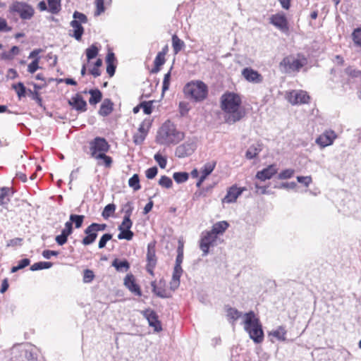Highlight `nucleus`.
Here are the masks:
<instances>
[{"mask_svg": "<svg viewBox=\"0 0 361 361\" xmlns=\"http://www.w3.org/2000/svg\"><path fill=\"white\" fill-rule=\"evenodd\" d=\"M242 99L240 95L232 92H226L221 97V108L225 113L226 122L233 124L240 121L245 116L241 107Z\"/></svg>", "mask_w": 361, "mask_h": 361, "instance_id": "1", "label": "nucleus"}, {"mask_svg": "<svg viewBox=\"0 0 361 361\" xmlns=\"http://www.w3.org/2000/svg\"><path fill=\"white\" fill-rule=\"evenodd\" d=\"M185 137L184 133L176 129L170 121L164 122L157 132L156 142L162 145H176Z\"/></svg>", "mask_w": 361, "mask_h": 361, "instance_id": "2", "label": "nucleus"}, {"mask_svg": "<svg viewBox=\"0 0 361 361\" xmlns=\"http://www.w3.org/2000/svg\"><path fill=\"white\" fill-rule=\"evenodd\" d=\"M244 329L249 334L250 338L255 343H261L264 340V331L259 319L256 317L253 311L244 314Z\"/></svg>", "mask_w": 361, "mask_h": 361, "instance_id": "3", "label": "nucleus"}, {"mask_svg": "<svg viewBox=\"0 0 361 361\" xmlns=\"http://www.w3.org/2000/svg\"><path fill=\"white\" fill-rule=\"evenodd\" d=\"M183 92L188 98L195 102H201L207 97L208 88L202 81H191L184 86Z\"/></svg>", "mask_w": 361, "mask_h": 361, "instance_id": "4", "label": "nucleus"}, {"mask_svg": "<svg viewBox=\"0 0 361 361\" xmlns=\"http://www.w3.org/2000/svg\"><path fill=\"white\" fill-rule=\"evenodd\" d=\"M307 63V59L298 55V58L293 56H288L280 62L279 66L282 71L286 73L298 72L300 69Z\"/></svg>", "mask_w": 361, "mask_h": 361, "instance_id": "5", "label": "nucleus"}, {"mask_svg": "<svg viewBox=\"0 0 361 361\" xmlns=\"http://www.w3.org/2000/svg\"><path fill=\"white\" fill-rule=\"evenodd\" d=\"M8 11L11 13H18L20 18L24 20H30L35 14V10L32 6L18 1H13L11 4Z\"/></svg>", "mask_w": 361, "mask_h": 361, "instance_id": "6", "label": "nucleus"}, {"mask_svg": "<svg viewBox=\"0 0 361 361\" xmlns=\"http://www.w3.org/2000/svg\"><path fill=\"white\" fill-rule=\"evenodd\" d=\"M110 148V145L105 138L96 137L90 142V151L91 157L97 158L99 154L106 153Z\"/></svg>", "mask_w": 361, "mask_h": 361, "instance_id": "7", "label": "nucleus"}, {"mask_svg": "<svg viewBox=\"0 0 361 361\" xmlns=\"http://www.w3.org/2000/svg\"><path fill=\"white\" fill-rule=\"evenodd\" d=\"M216 240L217 236L209 231H206L202 233L200 248L202 251V255L203 257H205L209 254L210 247H214L216 245Z\"/></svg>", "mask_w": 361, "mask_h": 361, "instance_id": "8", "label": "nucleus"}, {"mask_svg": "<svg viewBox=\"0 0 361 361\" xmlns=\"http://www.w3.org/2000/svg\"><path fill=\"white\" fill-rule=\"evenodd\" d=\"M197 147L196 140L188 139L176 148L175 155L178 158H184L191 155Z\"/></svg>", "mask_w": 361, "mask_h": 361, "instance_id": "9", "label": "nucleus"}, {"mask_svg": "<svg viewBox=\"0 0 361 361\" xmlns=\"http://www.w3.org/2000/svg\"><path fill=\"white\" fill-rule=\"evenodd\" d=\"M269 23L283 33L289 31L288 20L283 13H279L270 17Z\"/></svg>", "mask_w": 361, "mask_h": 361, "instance_id": "10", "label": "nucleus"}, {"mask_svg": "<svg viewBox=\"0 0 361 361\" xmlns=\"http://www.w3.org/2000/svg\"><path fill=\"white\" fill-rule=\"evenodd\" d=\"M142 314L147 320L149 326L154 328V331L159 332L162 330L161 322L154 310L146 309L142 311Z\"/></svg>", "mask_w": 361, "mask_h": 361, "instance_id": "11", "label": "nucleus"}, {"mask_svg": "<svg viewBox=\"0 0 361 361\" xmlns=\"http://www.w3.org/2000/svg\"><path fill=\"white\" fill-rule=\"evenodd\" d=\"M288 101L293 105L307 104L310 100V96L303 90H293L287 96Z\"/></svg>", "mask_w": 361, "mask_h": 361, "instance_id": "12", "label": "nucleus"}, {"mask_svg": "<svg viewBox=\"0 0 361 361\" xmlns=\"http://www.w3.org/2000/svg\"><path fill=\"white\" fill-rule=\"evenodd\" d=\"M242 76L245 80L253 84H259L263 82V76L258 71L252 68L246 67L242 70Z\"/></svg>", "mask_w": 361, "mask_h": 361, "instance_id": "13", "label": "nucleus"}, {"mask_svg": "<svg viewBox=\"0 0 361 361\" xmlns=\"http://www.w3.org/2000/svg\"><path fill=\"white\" fill-rule=\"evenodd\" d=\"M150 127L149 121H143L137 130V132L133 135V142L135 145H141L145 140Z\"/></svg>", "mask_w": 361, "mask_h": 361, "instance_id": "14", "label": "nucleus"}, {"mask_svg": "<svg viewBox=\"0 0 361 361\" xmlns=\"http://www.w3.org/2000/svg\"><path fill=\"white\" fill-rule=\"evenodd\" d=\"M337 137L336 133L334 130H325L321 134L317 139L316 143L321 147L329 146L333 144L334 141Z\"/></svg>", "mask_w": 361, "mask_h": 361, "instance_id": "15", "label": "nucleus"}, {"mask_svg": "<svg viewBox=\"0 0 361 361\" xmlns=\"http://www.w3.org/2000/svg\"><path fill=\"white\" fill-rule=\"evenodd\" d=\"M244 190V188H238L236 185H232L228 189L226 196L222 200V202L228 204L235 202Z\"/></svg>", "mask_w": 361, "mask_h": 361, "instance_id": "16", "label": "nucleus"}, {"mask_svg": "<svg viewBox=\"0 0 361 361\" xmlns=\"http://www.w3.org/2000/svg\"><path fill=\"white\" fill-rule=\"evenodd\" d=\"M125 286L134 295L141 296L142 291L139 285L135 282L134 276L132 274H128L124 279Z\"/></svg>", "mask_w": 361, "mask_h": 361, "instance_id": "17", "label": "nucleus"}, {"mask_svg": "<svg viewBox=\"0 0 361 361\" xmlns=\"http://www.w3.org/2000/svg\"><path fill=\"white\" fill-rule=\"evenodd\" d=\"M277 173V168L275 164L269 165L262 171L257 172L256 178L262 181L271 179Z\"/></svg>", "mask_w": 361, "mask_h": 361, "instance_id": "18", "label": "nucleus"}, {"mask_svg": "<svg viewBox=\"0 0 361 361\" xmlns=\"http://www.w3.org/2000/svg\"><path fill=\"white\" fill-rule=\"evenodd\" d=\"M68 104L75 110L84 112L87 110V102L81 95L76 94L68 101Z\"/></svg>", "mask_w": 361, "mask_h": 361, "instance_id": "19", "label": "nucleus"}, {"mask_svg": "<svg viewBox=\"0 0 361 361\" xmlns=\"http://www.w3.org/2000/svg\"><path fill=\"white\" fill-rule=\"evenodd\" d=\"M84 233L86 235L82 240L84 245L92 244L97 238V232L95 231L91 224L85 229Z\"/></svg>", "mask_w": 361, "mask_h": 361, "instance_id": "20", "label": "nucleus"}, {"mask_svg": "<svg viewBox=\"0 0 361 361\" xmlns=\"http://www.w3.org/2000/svg\"><path fill=\"white\" fill-rule=\"evenodd\" d=\"M183 243L180 240L178 241V246L177 248V256L176 259V264L173 268V271L183 273L181 264L183 260Z\"/></svg>", "mask_w": 361, "mask_h": 361, "instance_id": "21", "label": "nucleus"}, {"mask_svg": "<svg viewBox=\"0 0 361 361\" xmlns=\"http://www.w3.org/2000/svg\"><path fill=\"white\" fill-rule=\"evenodd\" d=\"M71 26L73 27V33L71 35L76 40H80L84 32V28L78 20H72Z\"/></svg>", "mask_w": 361, "mask_h": 361, "instance_id": "22", "label": "nucleus"}, {"mask_svg": "<svg viewBox=\"0 0 361 361\" xmlns=\"http://www.w3.org/2000/svg\"><path fill=\"white\" fill-rule=\"evenodd\" d=\"M286 328L283 326H278L276 329L269 331L268 333V336L269 337L272 336L276 338L278 341H285L286 340Z\"/></svg>", "mask_w": 361, "mask_h": 361, "instance_id": "23", "label": "nucleus"}, {"mask_svg": "<svg viewBox=\"0 0 361 361\" xmlns=\"http://www.w3.org/2000/svg\"><path fill=\"white\" fill-rule=\"evenodd\" d=\"M113 106L114 104L109 99H104L99 110V115L102 116H109L113 111Z\"/></svg>", "mask_w": 361, "mask_h": 361, "instance_id": "24", "label": "nucleus"}, {"mask_svg": "<svg viewBox=\"0 0 361 361\" xmlns=\"http://www.w3.org/2000/svg\"><path fill=\"white\" fill-rule=\"evenodd\" d=\"M11 188L3 187L0 189V205H7L10 202V196L13 195Z\"/></svg>", "mask_w": 361, "mask_h": 361, "instance_id": "25", "label": "nucleus"}, {"mask_svg": "<svg viewBox=\"0 0 361 361\" xmlns=\"http://www.w3.org/2000/svg\"><path fill=\"white\" fill-rule=\"evenodd\" d=\"M151 286L152 288V292L157 296L161 298H169L171 297V294L168 293L163 286H157L156 281H152Z\"/></svg>", "mask_w": 361, "mask_h": 361, "instance_id": "26", "label": "nucleus"}, {"mask_svg": "<svg viewBox=\"0 0 361 361\" xmlns=\"http://www.w3.org/2000/svg\"><path fill=\"white\" fill-rule=\"evenodd\" d=\"M112 266L119 272H126L130 269V264L126 259L119 260L115 259L112 262Z\"/></svg>", "mask_w": 361, "mask_h": 361, "instance_id": "27", "label": "nucleus"}, {"mask_svg": "<svg viewBox=\"0 0 361 361\" xmlns=\"http://www.w3.org/2000/svg\"><path fill=\"white\" fill-rule=\"evenodd\" d=\"M229 226V224L226 221H219L214 224L212 226L211 233H214L215 235L217 236L218 234H222Z\"/></svg>", "mask_w": 361, "mask_h": 361, "instance_id": "28", "label": "nucleus"}, {"mask_svg": "<svg viewBox=\"0 0 361 361\" xmlns=\"http://www.w3.org/2000/svg\"><path fill=\"white\" fill-rule=\"evenodd\" d=\"M147 264H157L155 245L153 243H149L147 245Z\"/></svg>", "mask_w": 361, "mask_h": 361, "instance_id": "29", "label": "nucleus"}, {"mask_svg": "<svg viewBox=\"0 0 361 361\" xmlns=\"http://www.w3.org/2000/svg\"><path fill=\"white\" fill-rule=\"evenodd\" d=\"M88 93L90 94L89 103L91 105H95L102 100V94L99 90L92 89L89 90Z\"/></svg>", "mask_w": 361, "mask_h": 361, "instance_id": "30", "label": "nucleus"}, {"mask_svg": "<svg viewBox=\"0 0 361 361\" xmlns=\"http://www.w3.org/2000/svg\"><path fill=\"white\" fill-rule=\"evenodd\" d=\"M262 151V147L259 144L252 145L247 150L245 157L247 159H252L255 158Z\"/></svg>", "mask_w": 361, "mask_h": 361, "instance_id": "31", "label": "nucleus"}, {"mask_svg": "<svg viewBox=\"0 0 361 361\" xmlns=\"http://www.w3.org/2000/svg\"><path fill=\"white\" fill-rule=\"evenodd\" d=\"M216 165V161H212L205 163L200 170L201 175L204 176L207 178L214 170Z\"/></svg>", "mask_w": 361, "mask_h": 361, "instance_id": "32", "label": "nucleus"}, {"mask_svg": "<svg viewBox=\"0 0 361 361\" xmlns=\"http://www.w3.org/2000/svg\"><path fill=\"white\" fill-rule=\"evenodd\" d=\"M172 46L175 54H178L185 46V43L176 35L172 36Z\"/></svg>", "mask_w": 361, "mask_h": 361, "instance_id": "33", "label": "nucleus"}, {"mask_svg": "<svg viewBox=\"0 0 361 361\" xmlns=\"http://www.w3.org/2000/svg\"><path fill=\"white\" fill-rule=\"evenodd\" d=\"M95 159H98V164L103 165L106 168H110L111 166L113 160L112 158L109 156H107L105 154H99L97 155V157Z\"/></svg>", "mask_w": 361, "mask_h": 361, "instance_id": "34", "label": "nucleus"}, {"mask_svg": "<svg viewBox=\"0 0 361 361\" xmlns=\"http://www.w3.org/2000/svg\"><path fill=\"white\" fill-rule=\"evenodd\" d=\"M183 273L173 271L172 279L170 281V288L176 290L180 286V279Z\"/></svg>", "mask_w": 361, "mask_h": 361, "instance_id": "35", "label": "nucleus"}, {"mask_svg": "<svg viewBox=\"0 0 361 361\" xmlns=\"http://www.w3.org/2000/svg\"><path fill=\"white\" fill-rule=\"evenodd\" d=\"M53 264L50 262H39L34 263L30 269L32 271L49 269L52 267Z\"/></svg>", "mask_w": 361, "mask_h": 361, "instance_id": "36", "label": "nucleus"}, {"mask_svg": "<svg viewBox=\"0 0 361 361\" xmlns=\"http://www.w3.org/2000/svg\"><path fill=\"white\" fill-rule=\"evenodd\" d=\"M49 6V11L56 14L61 10V0H47Z\"/></svg>", "mask_w": 361, "mask_h": 361, "instance_id": "37", "label": "nucleus"}, {"mask_svg": "<svg viewBox=\"0 0 361 361\" xmlns=\"http://www.w3.org/2000/svg\"><path fill=\"white\" fill-rule=\"evenodd\" d=\"M227 316L231 320V322L233 323L242 316V312L235 308L229 307L227 310Z\"/></svg>", "mask_w": 361, "mask_h": 361, "instance_id": "38", "label": "nucleus"}, {"mask_svg": "<svg viewBox=\"0 0 361 361\" xmlns=\"http://www.w3.org/2000/svg\"><path fill=\"white\" fill-rule=\"evenodd\" d=\"M116 210V205L113 203L108 204L105 206L102 213V216L104 219H107L110 216H113Z\"/></svg>", "mask_w": 361, "mask_h": 361, "instance_id": "39", "label": "nucleus"}, {"mask_svg": "<svg viewBox=\"0 0 361 361\" xmlns=\"http://www.w3.org/2000/svg\"><path fill=\"white\" fill-rule=\"evenodd\" d=\"M85 216L83 215L78 214H71L69 216L70 221L72 224H74L76 228H79L82 226Z\"/></svg>", "mask_w": 361, "mask_h": 361, "instance_id": "40", "label": "nucleus"}, {"mask_svg": "<svg viewBox=\"0 0 361 361\" xmlns=\"http://www.w3.org/2000/svg\"><path fill=\"white\" fill-rule=\"evenodd\" d=\"M85 52L87 61H90L98 55L99 49L97 47L96 45L92 44L90 47H88L86 49Z\"/></svg>", "mask_w": 361, "mask_h": 361, "instance_id": "41", "label": "nucleus"}, {"mask_svg": "<svg viewBox=\"0 0 361 361\" xmlns=\"http://www.w3.org/2000/svg\"><path fill=\"white\" fill-rule=\"evenodd\" d=\"M173 178L177 183H183L188 180L189 175L187 172H175Z\"/></svg>", "mask_w": 361, "mask_h": 361, "instance_id": "42", "label": "nucleus"}, {"mask_svg": "<svg viewBox=\"0 0 361 361\" xmlns=\"http://www.w3.org/2000/svg\"><path fill=\"white\" fill-rule=\"evenodd\" d=\"M128 185L135 191L140 190L141 186L140 185L139 176L137 174H134L131 178H130L128 180Z\"/></svg>", "mask_w": 361, "mask_h": 361, "instance_id": "43", "label": "nucleus"}, {"mask_svg": "<svg viewBox=\"0 0 361 361\" xmlns=\"http://www.w3.org/2000/svg\"><path fill=\"white\" fill-rule=\"evenodd\" d=\"M118 231H120L118 235L119 240H131L134 236V233L131 230L118 229Z\"/></svg>", "mask_w": 361, "mask_h": 361, "instance_id": "44", "label": "nucleus"}, {"mask_svg": "<svg viewBox=\"0 0 361 361\" xmlns=\"http://www.w3.org/2000/svg\"><path fill=\"white\" fill-rule=\"evenodd\" d=\"M345 72L352 79L361 78V71L354 67H348Z\"/></svg>", "mask_w": 361, "mask_h": 361, "instance_id": "45", "label": "nucleus"}, {"mask_svg": "<svg viewBox=\"0 0 361 361\" xmlns=\"http://www.w3.org/2000/svg\"><path fill=\"white\" fill-rule=\"evenodd\" d=\"M13 88L16 91L17 95L19 98L25 96L26 88L23 82H19L17 84L13 85Z\"/></svg>", "mask_w": 361, "mask_h": 361, "instance_id": "46", "label": "nucleus"}, {"mask_svg": "<svg viewBox=\"0 0 361 361\" xmlns=\"http://www.w3.org/2000/svg\"><path fill=\"white\" fill-rule=\"evenodd\" d=\"M295 173V170L292 169H287L281 171L278 175V178L280 180H285L290 178Z\"/></svg>", "mask_w": 361, "mask_h": 361, "instance_id": "47", "label": "nucleus"}, {"mask_svg": "<svg viewBox=\"0 0 361 361\" xmlns=\"http://www.w3.org/2000/svg\"><path fill=\"white\" fill-rule=\"evenodd\" d=\"M353 40L355 45L361 47V28H356L352 33Z\"/></svg>", "mask_w": 361, "mask_h": 361, "instance_id": "48", "label": "nucleus"}, {"mask_svg": "<svg viewBox=\"0 0 361 361\" xmlns=\"http://www.w3.org/2000/svg\"><path fill=\"white\" fill-rule=\"evenodd\" d=\"M159 184L163 188H170L172 187L173 182L169 177L166 176H162L159 180Z\"/></svg>", "mask_w": 361, "mask_h": 361, "instance_id": "49", "label": "nucleus"}, {"mask_svg": "<svg viewBox=\"0 0 361 361\" xmlns=\"http://www.w3.org/2000/svg\"><path fill=\"white\" fill-rule=\"evenodd\" d=\"M40 60V57L35 58L27 66V71L30 73H35L39 68V62Z\"/></svg>", "mask_w": 361, "mask_h": 361, "instance_id": "50", "label": "nucleus"}, {"mask_svg": "<svg viewBox=\"0 0 361 361\" xmlns=\"http://www.w3.org/2000/svg\"><path fill=\"white\" fill-rule=\"evenodd\" d=\"M154 101L142 102H140V106L142 109L145 114H150L152 112V106Z\"/></svg>", "mask_w": 361, "mask_h": 361, "instance_id": "51", "label": "nucleus"}, {"mask_svg": "<svg viewBox=\"0 0 361 361\" xmlns=\"http://www.w3.org/2000/svg\"><path fill=\"white\" fill-rule=\"evenodd\" d=\"M134 209L133 204L131 202H128L123 205V211L124 212V217L130 218L133 211Z\"/></svg>", "mask_w": 361, "mask_h": 361, "instance_id": "52", "label": "nucleus"}, {"mask_svg": "<svg viewBox=\"0 0 361 361\" xmlns=\"http://www.w3.org/2000/svg\"><path fill=\"white\" fill-rule=\"evenodd\" d=\"M94 278V272L90 269H85L83 272V282L85 283H91Z\"/></svg>", "mask_w": 361, "mask_h": 361, "instance_id": "53", "label": "nucleus"}, {"mask_svg": "<svg viewBox=\"0 0 361 361\" xmlns=\"http://www.w3.org/2000/svg\"><path fill=\"white\" fill-rule=\"evenodd\" d=\"M133 226V221L129 217H124L121 225L118 226V229L130 230Z\"/></svg>", "mask_w": 361, "mask_h": 361, "instance_id": "54", "label": "nucleus"}, {"mask_svg": "<svg viewBox=\"0 0 361 361\" xmlns=\"http://www.w3.org/2000/svg\"><path fill=\"white\" fill-rule=\"evenodd\" d=\"M154 160L158 163L161 169H165L167 164V159L166 157L161 156L160 154L157 153L154 156Z\"/></svg>", "mask_w": 361, "mask_h": 361, "instance_id": "55", "label": "nucleus"}, {"mask_svg": "<svg viewBox=\"0 0 361 361\" xmlns=\"http://www.w3.org/2000/svg\"><path fill=\"white\" fill-rule=\"evenodd\" d=\"M171 69H172V67H171L170 71L164 75V80H163V84H162V92H163L168 90L169 88Z\"/></svg>", "mask_w": 361, "mask_h": 361, "instance_id": "56", "label": "nucleus"}, {"mask_svg": "<svg viewBox=\"0 0 361 361\" xmlns=\"http://www.w3.org/2000/svg\"><path fill=\"white\" fill-rule=\"evenodd\" d=\"M112 238V235L111 233H105L101 238L98 243V247L99 249L104 248L106 243Z\"/></svg>", "mask_w": 361, "mask_h": 361, "instance_id": "57", "label": "nucleus"}, {"mask_svg": "<svg viewBox=\"0 0 361 361\" xmlns=\"http://www.w3.org/2000/svg\"><path fill=\"white\" fill-rule=\"evenodd\" d=\"M73 20H78L81 25L82 23H86L87 22V16L84 13H80L78 11H75L73 13Z\"/></svg>", "mask_w": 361, "mask_h": 361, "instance_id": "58", "label": "nucleus"}, {"mask_svg": "<svg viewBox=\"0 0 361 361\" xmlns=\"http://www.w3.org/2000/svg\"><path fill=\"white\" fill-rule=\"evenodd\" d=\"M11 30L12 27L8 25L7 20L0 17V32H8Z\"/></svg>", "mask_w": 361, "mask_h": 361, "instance_id": "59", "label": "nucleus"}, {"mask_svg": "<svg viewBox=\"0 0 361 361\" xmlns=\"http://www.w3.org/2000/svg\"><path fill=\"white\" fill-rule=\"evenodd\" d=\"M165 56L164 52H158L154 61V65L161 66L165 63Z\"/></svg>", "mask_w": 361, "mask_h": 361, "instance_id": "60", "label": "nucleus"}, {"mask_svg": "<svg viewBox=\"0 0 361 361\" xmlns=\"http://www.w3.org/2000/svg\"><path fill=\"white\" fill-rule=\"evenodd\" d=\"M96 11L95 16H99L105 11L104 0H95Z\"/></svg>", "mask_w": 361, "mask_h": 361, "instance_id": "61", "label": "nucleus"}, {"mask_svg": "<svg viewBox=\"0 0 361 361\" xmlns=\"http://www.w3.org/2000/svg\"><path fill=\"white\" fill-rule=\"evenodd\" d=\"M178 107L179 112L181 116L186 115L190 110L189 104L186 102H180L179 103Z\"/></svg>", "mask_w": 361, "mask_h": 361, "instance_id": "62", "label": "nucleus"}, {"mask_svg": "<svg viewBox=\"0 0 361 361\" xmlns=\"http://www.w3.org/2000/svg\"><path fill=\"white\" fill-rule=\"evenodd\" d=\"M157 167L153 166L146 170L145 176L148 179H153L157 176Z\"/></svg>", "mask_w": 361, "mask_h": 361, "instance_id": "63", "label": "nucleus"}, {"mask_svg": "<svg viewBox=\"0 0 361 361\" xmlns=\"http://www.w3.org/2000/svg\"><path fill=\"white\" fill-rule=\"evenodd\" d=\"M297 180L300 183H302L306 187L309 186V185L312 183V177L310 176H298Z\"/></svg>", "mask_w": 361, "mask_h": 361, "instance_id": "64", "label": "nucleus"}]
</instances>
